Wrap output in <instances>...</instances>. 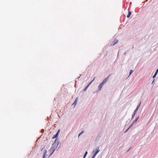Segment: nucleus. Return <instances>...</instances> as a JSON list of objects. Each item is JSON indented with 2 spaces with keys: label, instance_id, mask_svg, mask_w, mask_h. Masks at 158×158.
<instances>
[{
  "label": "nucleus",
  "instance_id": "nucleus-1",
  "mask_svg": "<svg viewBox=\"0 0 158 158\" xmlns=\"http://www.w3.org/2000/svg\"><path fill=\"white\" fill-rule=\"evenodd\" d=\"M59 143V142H58V141L57 140V139L56 138L55 139V141L52 144V147H51L49 150V151H52V150H53V151L51 153L50 155L48 156V158L51 156L53 154L54 151L56 149L57 146H56V145H55L56 143L58 145ZM44 152L43 153V158H45V157L47 155V150L45 149L44 150Z\"/></svg>",
  "mask_w": 158,
  "mask_h": 158
},
{
  "label": "nucleus",
  "instance_id": "nucleus-2",
  "mask_svg": "<svg viewBox=\"0 0 158 158\" xmlns=\"http://www.w3.org/2000/svg\"><path fill=\"white\" fill-rule=\"evenodd\" d=\"M111 74H109L107 77L105 78L103 80V81L102 82V84H103L104 85V84H106L107 82V81L108 80L109 78L111 76Z\"/></svg>",
  "mask_w": 158,
  "mask_h": 158
},
{
  "label": "nucleus",
  "instance_id": "nucleus-3",
  "mask_svg": "<svg viewBox=\"0 0 158 158\" xmlns=\"http://www.w3.org/2000/svg\"><path fill=\"white\" fill-rule=\"evenodd\" d=\"M99 147L98 146L96 148L94 149L92 153L94 152L97 154L99 152L100 150H99Z\"/></svg>",
  "mask_w": 158,
  "mask_h": 158
},
{
  "label": "nucleus",
  "instance_id": "nucleus-4",
  "mask_svg": "<svg viewBox=\"0 0 158 158\" xmlns=\"http://www.w3.org/2000/svg\"><path fill=\"white\" fill-rule=\"evenodd\" d=\"M140 104H141V102H140L139 104L137 106V107L136 108V109L134 111H135V112H137V111H138V110L139 109V107H140Z\"/></svg>",
  "mask_w": 158,
  "mask_h": 158
},
{
  "label": "nucleus",
  "instance_id": "nucleus-5",
  "mask_svg": "<svg viewBox=\"0 0 158 158\" xmlns=\"http://www.w3.org/2000/svg\"><path fill=\"white\" fill-rule=\"evenodd\" d=\"M78 100V98H77L76 99H75V101H74V102L73 103V105H74V106H75L77 103V101Z\"/></svg>",
  "mask_w": 158,
  "mask_h": 158
},
{
  "label": "nucleus",
  "instance_id": "nucleus-6",
  "mask_svg": "<svg viewBox=\"0 0 158 158\" xmlns=\"http://www.w3.org/2000/svg\"><path fill=\"white\" fill-rule=\"evenodd\" d=\"M137 113V112L134 111L132 115L131 119H133L134 118L135 115Z\"/></svg>",
  "mask_w": 158,
  "mask_h": 158
},
{
  "label": "nucleus",
  "instance_id": "nucleus-7",
  "mask_svg": "<svg viewBox=\"0 0 158 158\" xmlns=\"http://www.w3.org/2000/svg\"><path fill=\"white\" fill-rule=\"evenodd\" d=\"M158 72V68L156 70L154 75L153 76V78H154L156 77V75L157 74Z\"/></svg>",
  "mask_w": 158,
  "mask_h": 158
},
{
  "label": "nucleus",
  "instance_id": "nucleus-8",
  "mask_svg": "<svg viewBox=\"0 0 158 158\" xmlns=\"http://www.w3.org/2000/svg\"><path fill=\"white\" fill-rule=\"evenodd\" d=\"M103 85L102 84V83L100 84L98 87L99 90H100L101 89Z\"/></svg>",
  "mask_w": 158,
  "mask_h": 158
},
{
  "label": "nucleus",
  "instance_id": "nucleus-9",
  "mask_svg": "<svg viewBox=\"0 0 158 158\" xmlns=\"http://www.w3.org/2000/svg\"><path fill=\"white\" fill-rule=\"evenodd\" d=\"M131 14V12L130 11H129L128 14L127 16V18H129L130 17V16Z\"/></svg>",
  "mask_w": 158,
  "mask_h": 158
},
{
  "label": "nucleus",
  "instance_id": "nucleus-10",
  "mask_svg": "<svg viewBox=\"0 0 158 158\" xmlns=\"http://www.w3.org/2000/svg\"><path fill=\"white\" fill-rule=\"evenodd\" d=\"M58 135V133H56V134L54 135H53V137H52V139H55L56 138Z\"/></svg>",
  "mask_w": 158,
  "mask_h": 158
},
{
  "label": "nucleus",
  "instance_id": "nucleus-11",
  "mask_svg": "<svg viewBox=\"0 0 158 158\" xmlns=\"http://www.w3.org/2000/svg\"><path fill=\"white\" fill-rule=\"evenodd\" d=\"M114 43L113 44H112L113 45H114L115 44H116V43H117L118 42V40H115L114 42Z\"/></svg>",
  "mask_w": 158,
  "mask_h": 158
},
{
  "label": "nucleus",
  "instance_id": "nucleus-12",
  "mask_svg": "<svg viewBox=\"0 0 158 158\" xmlns=\"http://www.w3.org/2000/svg\"><path fill=\"white\" fill-rule=\"evenodd\" d=\"M139 118V116L138 117H137L136 119L133 121V124L135 123L137 120Z\"/></svg>",
  "mask_w": 158,
  "mask_h": 158
},
{
  "label": "nucleus",
  "instance_id": "nucleus-13",
  "mask_svg": "<svg viewBox=\"0 0 158 158\" xmlns=\"http://www.w3.org/2000/svg\"><path fill=\"white\" fill-rule=\"evenodd\" d=\"M89 86H88V85L83 90V91L85 92V91L89 87Z\"/></svg>",
  "mask_w": 158,
  "mask_h": 158
},
{
  "label": "nucleus",
  "instance_id": "nucleus-14",
  "mask_svg": "<svg viewBox=\"0 0 158 158\" xmlns=\"http://www.w3.org/2000/svg\"><path fill=\"white\" fill-rule=\"evenodd\" d=\"M133 72V70H131L130 71L129 73V75L128 76V77L131 74V73H132Z\"/></svg>",
  "mask_w": 158,
  "mask_h": 158
},
{
  "label": "nucleus",
  "instance_id": "nucleus-15",
  "mask_svg": "<svg viewBox=\"0 0 158 158\" xmlns=\"http://www.w3.org/2000/svg\"><path fill=\"white\" fill-rule=\"evenodd\" d=\"M95 77H94V79H93V80L88 85V86H89L91 84L92 82L94 80V79H95Z\"/></svg>",
  "mask_w": 158,
  "mask_h": 158
},
{
  "label": "nucleus",
  "instance_id": "nucleus-16",
  "mask_svg": "<svg viewBox=\"0 0 158 158\" xmlns=\"http://www.w3.org/2000/svg\"><path fill=\"white\" fill-rule=\"evenodd\" d=\"M87 153H88V152H87V151H86V152H85V154H84V157H86V155H87Z\"/></svg>",
  "mask_w": 158,
  "mask_h": 158
},
{
  "label": "nucleus",
  "instance_id": "nucleus-17",
  "mask_svg": "<svg viewBox=\"0 0 158 158\" xmlns=\"http://www.w3.org/2000/svg\"><path fill=\"white\" fill-rule=\"evenodd\" d=\"M83 132L84 131H83L81 133H80L78 135V137H79L80 136V135L83 133Z\"/></svg>",
  "mask_w": 158,
  "mask_h": 158
},
{
  "label": "nucleus",
  "instance_id": "nucleus-18",
  "mask_svg": "<svg viewBox=\"0 0 158 158\" xmlns=\"http://www.w3.org/2000/svg\"><path fill=\"white\" fill-rule=\"evenodd\" d=\"M94 154H93L92 156H93V157H94L95 158V157L96 156V155L97 154H96L94 152Z\"/></svg>",
  "mask_w": 158,
  "mask_h": 158
},
{
  "label": "nucleus",
  "instance_id": "nucleus-19",
  "mask_svg": "<svg viewBox=\"0 0 158 158\" xmlns=\"http://www.w3.org/2000/svg\"><path fill=\"white\" fill-rule=\"evenodd\" d=\"M94 154H93L92 156H93V157H94L95 158V157L96 156V155L97 154H96L94 152Z\"/></svg>",
  "mask_w": 158,
  "mask_h": 158
},
{
  "label": "nucleus",
  "instance_id": "nucleus-20",
  "mask_svg": "<svg viewBox=\"0 0 158 158\" xmlns=\"http://www.w3.org/2000/svg\"><path fill=\"white\" fill-rule=\"evenodd\" d=\"M129 50H128L127 51H125L124 53V54H123V55H125L126 54H127V52H128V51Z\"/></svg>",
  "mask_w": 158,
  "mask_h": 158
},
{
  "label": "nucleus",
  "instance_id": "nucleus-21",
  "mask_svg": "<svg viewBox=\"0 0 158 158\" xmlns=\"http://www.w3.org/2000/svg\"><path fill=\"white\" fill-rule=\"evenodd\" d=\"M133 124H132L129 127H128V129H129L131 127H132V126L133 125Z\"/></svg>",
  "mask_w": 158,
  "mask_h": 158
},
{
  "label": "nucleus",
  "instance_id": "nucleus-22",
  "mask_svg": "<svg viewBox=\"0 0 158 158\" xmlns=\"http://www.w3.org/2000/svg\"><path fill=\"white\" fill-rule=\"evenodd\" d=\"M44 129H42L41 130V132L42 133H43L44 132Z\"/></svg>",
  "mask_w": 158,
  "mask_h": 158
},
{
  "label": "nucleus",
  "instance_id": "nucleus-23",
  "mask_svg": "<svg viewBox=\"0 0 158 158\" xmlns=\"http://www.w3.org/2000/svg\"><path fill=\"white\" fill-rule=\"evenodd\" d=\"M129 129H128V128L125 131V133H126L128 131V130H129Z\"/></svg>",
  "mask_w": 158,
  "mask_h": 158
},
{
  "label": "nucleus",
  "instance_id": "nucleus-24",
  "mask_svg": "<svg viewBox=\"0 0 158 158\" xmlns=\"http://www.w3.org/2000/svg\"><path fill=\"white\" fill-rule=\"evenodd\" d=\"M60 131V130H59L56 133H58V134H59V132Z\"/></svg>",
  "mask_w": 158,
  "mask_h": 158
},
{
  "label": "nucleus",
  "instance_id": "nucleus-25",
  "mask_svg": "<svg viewBox=\"0 0 158 158\" xmlns=\"http://www.w3.org/2000/svg\"><path fill=\"white\" fill-rule=\"evenodd\" d=\"M99 90H99V89L98 90H97L96 91V93H97Z\"/></svg>",
  "mask_w": 158,
  "mask_h": 158
},
{
  "label": "nucleus",
  "instance_id": "nucleus-26",
  "mask_svg": "<svg viewBox=\"0 0 158 158\" xmlns=\"http://www.w3.org/2000/svg\"><path fill=\"white\" fill-rule=\"evenodd\" d=\"M131 148H130L127 151V152H128V151H129V150L131 149Z\"/></svg>",
  "mask_w": 158,
  "mask_h": 158
},
{
  "label": "nucleus",
  "instance_id": "nucleus-27",
  "mask_svg": "<svg viewBox=\"0 0 158 158\" xmlns=\"http://www.w3.org/2000/svg\"><path fill=\"white\" fill-rule=\"evenodd\" d=\"M154 81H155V79H154L153 80L152 83V84L153 83V82H154Z\"/></svg>",
  "mask_w": 158,
  "mask_h": 158
},
{
  "label": "nucleus",
  "instance_id": "nucleus-28",
  "mask_svg": "<svg viewBox=\"0 0 158 158\" xmlns=\"http://www.w3.org/2000/svg\"><path fill=\"white\" fill-rule=\"evenodd\" d=\"M96 93V91H95L94 92H93V93L94 94H95V93Z\"/></svg>",
  "mask_w": 158,
  "mask_h": 158
},
{
  "label": "nucleus",
  "instance_id": "nucleus-29",
  "mask_svg": "<svg viewBox=\"0 0 158 158\" xmlns=\"http://www.w3.org/2000/svg\"><path fill=\"white\" fill-rule=\"evenodd\" d=\"M91 158H94V157H93V156H92V157H91Z\"/></svg>",
  "mask_w": 158,
  "mask_h": 158
},
{
  "label": "nucleus",
  "instance_id": "nucleus-30",
  "mask_svg": "<svg viewBox=\"0 0 158 158\" xmlns=\"http://www.w3.org/2000/svg\"><path fill=\"white\" fill-rule=\"evenodd\" d=\"M133 48H134V46H133V47H132V48L133 49Z\"/></svg>",
  "mask_w": 158,
  "mask_h": 158
},
{
  "label": "nucleus",
  "instance_id": "nucleus-31",
  "mask_svg": "<svg viewBox=\"0 0 158 158\" xmlns=\"http://www.w3.org/2000/svg\"><path fill=\"white\" fill-rule=\"evenodd\" d=\"M80 76H79L78 77V78H79L80 77Z\"/></svg>",
  "mask_w": 158,
  "mask_h": 158
},
{
  "label": "nucleus",
  "instance_id": "nucleus-32",
  "mask_svg": "<svg viewBox=\"0 0 158 158\" xmlns=\"http://www.w3.org/2000/svg\"><path fill=\"white\" fill-rule=\"evenodd\" d=\"M83 158H85V157H84L83 156Z\"/></svg>",
  "mask_w": 158,
  "mask_h": 158
}]
</instances>
